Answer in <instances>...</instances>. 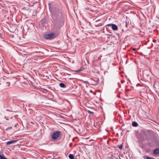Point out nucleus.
Here are the masks:
<instances>
[{"mask_svg":"<svg viewBox=\"0 0 159 159\" xmlns=\"http://www.w3.org/2000/svg\"><path fill=\"white\" fill-rule=\"evenodd\" d=\"M49 8L53 20L54 28L58 30L64 23L62 10L59 6L56 5L49 6Z\"/></svg>","mask_w":159,"mask_h":159,"instance_id":"f257e3e1","label":"nucleus"},{"mask_svg":"<svg viewBox=\"0 0 159 159\" xmlns=\"http://www.w3.org/2000/svg\"><path fill=\"white\" fill-rule=\"evenodd\" d=\"M140 138L142 141L150 140L156 137L155 133L151 130H142L141 132Z\"/></svg>","mask_w":159,"mask_h":159,"instance_id":"f03ea898","label":"nucleus"},{"mask_svg":"<svg viewBox=\"0 0 159 159\" xmlns=\"http://www.w3.org/2000/svg\"><path fill=\"white\" fill-rule=\"evenodd\" d=\"M150 141L148 143V145L151 148H154L157 147L159 145L158 141L156 137L150 139Z\"/></svg>","mask_w":159,"mask_h":159,"instance_id":"7ed1b4c3","label":"nucleus"},{"mask_svg":"<svg viewBox=\"0 0 159 159\" xmlns=\"http://www.w3.org/2000/svg\"><path fill=\"white\" fill-rule=\"evenodd\" d=\"M43 36L44 38L46 39H54L56 37V36H55V34L54 33L45 34Z\"/></svg>","mask_w":159,"mask_h":159,"instance_id":"20e7f679","label":"nucleus"},{"mask_svg":"<svg viewBox=\"0 0 159 159\" xmlns=\"http://www.w3.org/2000/svg\"><path fill=\"white\" fill-rule=\"evenodd\" d=\"M60 135V132L57 131L53 133L52 135V138L53 139H57Z\"/></svg>","mask_w":159,"mask_h":159,"instance_id":"39448f33","label":"nucleus"},{"mask_svg":"<svg viewBox=\"0 0 159 159\" xmlns=\"http://www.w3.org/2000/svg\"><path fill=\"white\" fill-rule=\"evenodd\" d=\"M106 26L111 27L112 29L113 30H118L117 26L114 24H110L107 25Z\"/></svg>","mask_w":159,"mask_h":159,"instance_id":"423d86ee","label":"nucleus"},{"mask_svg":"<svg viewBox=\"0 0 159 159\" xmlns=\"http://www.w3.org/2000/svg\"><path fill=\"white\" fill-rule=\"evenodd\" d=\"M17 141V140H11L6 143V144L7 145L11 144L13 143H15Z\"/></svg>","mask_w":159,"mask_h":159,"instance_id":"0eeeda50","label":"nucleus"},{"mask_svg":"<svg viewBox=\"0 0 159 159\" xmlns=\"http://www.w3.org/2000/svg\"><path fill=\"white\" fill-rule=\"evenodd\" d=\"M153 153L154 154H159V148H157L153 150Z\"/></svg>","mask_w":159,"mask_h":159,"instance_id":"6e6552de","label":"nucleus"},{"mask_svg":"<svg viewBox=\"0 0 159 159\" xmlns=\"http://www.w3.org/2000/svg\"><path fill=\"white\" fill-rule=\"evenodd\" d=\"M60 86L62 88H65L66 87V85L64 83H60L59 84Z\"/></svg>","mask_w":159,"mask_h":159,"instance_id":"1a4fd4ad","label":"nucleus"},{"mask_svg":"<svg viewBox=\"0 0 159 159\" xmlns=\"http://www.w3.org/2000/svg\"><path fill=\"white\" fill-rule=\"evenodd\" d=\"M132 125L134 127H137L138 126V124L135 121H134L132 123Z\"/></svg>","mask_w":159,"mask_h":159,"instance_id":"9d476101","label":"nucleus"},{"mask_svg":"<svg viewBox=\"0 0 159 159\" xmlns=\"http://www.w3.org/2000/svg\"><path fill=\"white\" fill-rule=\"evenodd\" d=\"M68 157L70 159H74V156L72 154H70L69 155Z\"/></svg>","mask_w":159,"mask_h":159,"instance_id":"9b49d317","label":"nucleus"},{"mask_svg":"<svg viewBox=\"0 0 159 159\" xmlns=\"http://www.w3.org/2000/svg\"><path fill=\"white\" fill-rule=\"evenodd\" d=\"M0 159H7L5 157L4 155L3 154H0Z\"/></svg>","mask_w":159,"mask_h":159,"instance_id":"f8f14e48","label":"nucleus"},{"mask_svg":"<svg viewBox=\"0 0 159 159\" xmlns=\"http://www.w3.org/2000/svg\"><path fill=\"white\" fill-rule=\"evenodd\" d=\"M144 158L146 159H154V158L153 157H150L147 156H144Z\"/></svg>","mask_w":159,"mask_h":159,"instance_id":"ddd939ff","label":"nucleus"},{"mask_svg":"<svg viewBox=\"0 0 159 159\" xmlns=\"http://www.w3.org/2000/svg\"><path fill=\"white\" fill-rule=\"evenodd\" d=\"M118 147L120 150H122V145H119Z\"/></svg>","mask_w":159,"mask_h":159,"instance_id":"4468645a","label":"nucleus"},{"mask_svg":"<svg viewBox=\"0 0 159 159\" xmlns=\"http://www.w3.org/2000/svg\"><path fill=\"white\" fill-rule=\"evenodd\" d=\"M88 112L89 113H90V114H93V112H92V111H91L89 110H88Z\"/></svg>","mask_w":159,"mask_h":159,"instance_id":"2eb2a0df","label":"nucleus"},{"mask_svg":"<svg viewBox=\"0 0 159 159\" xmlns=\"http://www.w3.org/2000/svg\"><path fill=\"white\" fill-rule=\"evenodd\" d=\"M83 70L82 69H80L77 71H76V72H79L81 71H82Z\"/></svg>","mask_w":159,"mask_h":159,"instance_id":"dca6fc26","label":"nucleus"},{"mask_svg":"<svg viewBox=\"0 0 159 159\" xmlns=\"http://www.w3.org/2000/svg\"><path fill=\"white\" fill-rule=\"evenodd\" d=\"M136 50V49L135 48H132V50L134 51H135Z\"/></svg>","mask_w":159,"mask_h":159,"instance_id":"f3484780","label":"nucleus"},{"mask_svg":"<svg viewBox=\"0 0 159 159\" xmlns=\"http://www.w3.org/2000/svg\"><path fill=\"white\" fill-rule=\"evenodd\" d=\"M6 120H8V119H6Z\"/></svg>","mask_w":159,"mask_h":159,"instance_id":"a211bd4d","label":"nucleus"}]
</instances>
